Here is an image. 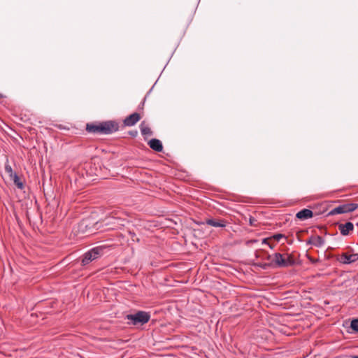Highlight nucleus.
<instances>
[{
    "label": "nucleus",
    "mask_w": 358,
    "mask_h": 358,
    "mask_svg": "<svg viewBox=\"0 0 358 358\" xmlns=\"http://www.w3.org/2000/svg\"><path fill=\"white\" fill-rule=\"evenodd\" d=\"M262 244H268V245H269V247H270L271 248H272L271 245L268 243V239H267V238H264V239H262Z\"/></svg>",
    "instance_id": "412c9836"
},
{
    "label": "nucleus",
    "mask_w": 358,
    "mask_h": 358,
    "mask_svg": "<svg viewBox=\"0 0 358 358\" xmlns=\"http://www.w3.org/2000/svg\"><path fill=\"white\" fill-rule=\"evenodd\" d=\"M141 120V115L138 113H134L127 117L124 121V125L126 127H131L135 125Z\"/></svg>",
    "instance_id": "0eeeda50"
},
{
    "label": "nucleus",
    "mask_w": 358,
    "mask_h": 358,
    "mask_svg": "<svg viewBox=\"0 0 358 358\" xmlns=\"http://www.w3.org/2000/svg\"><path fill=\"white\" fill-rule=\"evenodd\" d=\"M103 254V249L96 247L85 252L82 259L83 265L88 264L90 262L99 258Z\"/></svg>",
    "instance_id": "39448f33"
},
{
    "label": "nucleus",
    "mask_w": 358,
    "mask_h": 358,
    "mask_svg": "<svg viewBox=\"0 0 358 358\" xmlns=\"http://www.w3.org/2000/svg\"><path fill=\"white\" fill-rule=\"evenodd\" d=\"M357 208L358 204L355 203L343 204L331 209L329 212L328 215H334L337 214L350 213L355 210Z\"/></svg>",
    "instance_id": "20e7f679"
},
{
    "label": "nucleus",
    "mask_w": 358,
    "mask_h": 358,
    "mask_svg": "<svg viewBox=\"0 0 358 358\" xmlns=\"http://www.w3.org/2000/svg\"><path fill=\"white\" fill-rule=\"evenodd\" d=\"M206 223L214 227H226L227 222L224 220L208 219Z\"/></svg>",
    "instance_id": "f8f14e48"
},
{
    "label": "nucleus",
    "mask_w": 358,
    "mask_h": 358,
    "mask_svg": "<svg viewBox=\"0 0 358 358\" xmlns=\"http://www.w3.org/2000/svg\"><path fill=\"white\" fill-rule=\"evenodd\" d=\"M350 327L354 331L358 332V319L352 320L350 324Z\"/></svg>",
    "instance_id": "dca6fc26"
},
{
    "label": "nucleus",
    "mask_w": 358,
    "mask_h": 358,
    "mask_svg": "<svg viewBox=\"0 0 358 358\" xmlns=\"http://www.w3.org/2000/svg\"><path fill=\"white\" fill-rule=\"evenodd\" d=\"M313 216V211L306 208L299 211L296 215V217L301 220H305L308 218H311Z\"/></svg>",
    "instance_id": "9d476101"
},
{
    "label": "nucleus",
    "mask_w": 358,
    "mask_h": 358,
    "mask_svg": "<svg viewBox=\"0 0 358 358\" xmlns=\"http://www.w3.org/2000/svg\"><path fill=\"white\" fill-rule=\"evenodd\" d=\"M271 264L277 267H287L294 264L292 257L289 255L275 253L272 257Z\"/></svg>",
    "instance_id": "7ed1b4c3"
},
{
    "label": "nucleus",
    "mask_w": 358,
    "mask_h": 358,
    "mask_svg": "<svg viewBox=\"0 0 358 358\" xmlns=\"http://www.w3.org/2000/svg\"><path fill=\"white\" fill-rule=\"evenodd\" d=\"M10 179L13 182V183L18 189H22L24 188V183L17 174H13V176L10 177Z\"/></svg>",
    "instance_id": "4468645a"
},
{
    "label": "nucleus",
    "mask_w": 358,
    "mask_h": 358,
    "mask_svg": "<svg viewBox=\"0 0 358 358\" xmlns=\"http://www.w3.org/2000/svg\"><path fill=\"white\" fill-rule=\"evenodd\" d=\"M119 129V124L115 121H106L99 124L89 123L86 130L92 134H110Z\"/></svg>",
    "instance_id": "f257e3e1"
},
{
    "label": "nucleus",
    "mask_w": 358,
    "mask_h": 358,
    "mask_svg": "<svg viewBox=\"0 0 358 358\" xmlns=\"http://www.w3.org/2000/svg\"><path fill=\"white\" fill-rule=\"evenodd\" d=\"M141 132L143 136H151L152 132L149 126L145 123V121L141 122L140 124Z\"/></svg>",
    "instance_id": "ddd939ff"
},
{
    "label": "nucleus",
    "mask_w": 358,
    "mask_h": 358,
    "mask_svg": "<svg viewBox=\"0 0 358 358\" xmlns=\"http://www.w3.org/2000/svg\"><path fill=\"white\" fill-rule=\"evenodd\" d=\"M338 229L343 236H348L353 231L354 224L350 222H348L345 224H339Z\"/></svg>",
    "instance_id": "6e6552de"
},
{
    "label": "nucleus",
    "mask_w": 358,
    "mask_h": 358,
    "mask_svg": "<svg viewBox=\"0 0 358 358\" xmlns=\"http://www.w3.org/2000/svg\"><path fill=\"white\" fill-rule=\"evenodd\" d=\"M353 358H358V356H353Z\"/></svg>",
    "instance_id": "4be33fe9"
},
{
    "label": "nucleus",
    "mask_w": 358,
    "mask_h": 358,
    "mask_svg": "<svg viewBox=\"0 0 358 358\" xmlns=\"http://www.w3.org/2000/svg\"><path fill=\"white\" fill-rule=\"evenodd\" d=\"M125 319L129 320L128 324L137 325L138 324L143 325L148 322L150 319V314L145 311H138L135 314L127 315Z\"/></svg>",
    "instance_id": "f03ea898"
},
{
    "label": "nucleus",
    "mask_w": 358,
    "mask_h": 358,
    "mask_svg": "<svg viewBox=\"0 0 358 358\" xmlns=\"http://www.w3.org/2000/svg\"><path fill=\"white\" fill-rule=\"evenodd\" d=\"M357 224H358V223H357Z\"/></svg>",
    "instance_id": "5701e85b"
},
{
    "label": "nucleus",
    "mask_w": 358,
    "mask_h": 358,
    "mask_svg": "<svg viewBox=\"0 0 358 358\" xmlns=\"http://www.w3.org/2000/svg\"><path fill=\"white\" fill-rule=\"evenodd\" d=\"M284 237H285V236L281 234H276L273 236V238L277 241H279L282 238H284Z\"/></svg>",
    "instance_id": "f3484780"
},
{
    "label": "nucleus",
    "mask_w": 358,
    "mask_h": 358,
    "mask_svg": "<svg viewBox=\"0 0 358 358\" xmlns=\"http://www.w3.org/2000/svg\"><path fill=\"white\" fill-rule=\"evenodd\" d=\"M256 222L254 217H250L249 219V223L250 226H255V222Z\"/></svg>",
    "instance_id": "6ab92c4d"
},
{
    "label": "nucleus",
    "mask_w": 358,
    "mask_h": 358,
    "mask_svg": "<svg viewBox=\"0 0 358 358\" xmlns=\"http://www.w3.org/2000/svg\"><path fill=\"white\" fill-rule=\"evenodd\" d=\"M5 171L8 174L9 178L13 176V174H16V173L13 171L11 166L10 165L8 159H6V162L5 163Z\"/></svg>",
    "instance_id": "2eb2a0df"
},
{
    "label": "nucleus",
    "mask_w": 358,
    "mask_h": 358,
    "mask_svg": "<svg viewBox=\"0 0 358 358\" xmlns=\"http://www.w3.org/2000/svg\"><path fill=\"white\" fill-rule=\"evenodd\" d=\"M129 134L133 136V137H136L137 135H138V131L137 130H134V131H131L129 132Z\"/></svg>",
    "instance_id": "aec40b11"
},
{
    "label": "nucleus",
    "mask_w": 358,
    "mask_h": 358,
    "mask_svg": "<svg viewBox=\"0 0 358 358\" xmlns=\"http://www.w3.org/2000/svg\"><path fill=\"white\" fill-rule=\"evenodd\" d=\"M358 260V253H350L349 252L340 255L338 261L344 264H350Z\"/></svg>",
    "instance_id": "423d86ee"
},
{
    "label": "nucleus",
    "mask_w": 358,
    "mask_h": 358,
    "mask_svg": "<svg viewBox=\"0 0 358 358\" xmlns=\"http://www.w3.org/2000/svg\"><path fill=\"white\" fill-rule=\"evenodd\" d=\"M148 145L150 148L157 152H162L163 150V145L162 142L157 139L152 138L148 142Z\"/></svg>",
    "instance_id": "9b49d317"
},
{
    "label": "nucleus",
    "mask_w": 358,
    "mask_h": 358,
    "mask_svg": "<svg viewBox=\"0 0 358 358\" xmlns=\"http://www.w3.org/2000/svg\"><path fill=\"white\" fill-rule=\"evenodd\" d=\"M307 243L313 245L315 247L320 248L324 245V240L320 236H313L307 241Z\"/></svg>",
    "instance_id": "1a4fd4ad"
},
{
    "label": "nucleus",
    "mask_w": 358,
    "mask_h": 358,
    "mask_svg": "<svg viewBox=\"0 0 358 358\" xmlns=\"http://www.w3.org/2000/svg\"><path fill=\"white\" fill-rule=\"evenodd\" d=\"M258 242V240L257 239H251V240H248L245 242V245H248V246H250L253 243H257Z\"/></svg>",
    "instance_id": "a211bd4d"
}]
</instances>
